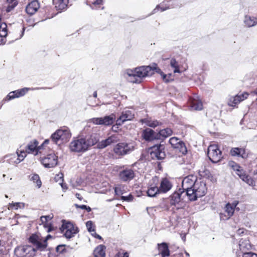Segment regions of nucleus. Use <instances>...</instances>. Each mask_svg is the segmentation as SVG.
Returning <instances> with one entry per match:
<instances>
[{"instance_id":"obj_1","label":"nucleus","mask_w":257,"mask_h":257,"mask_svg":"<svg viewBox=\"0 0 257 257\" xmlns=\"http://www.w3.org/2000/svg\"><path fill=\"white\" fill-rule=\"evenodd\" d=\"M182 184L183 189L185 191V195H187L190 201H195L204 196L207 191L205 183L193 175L185 177Z\"/></svg>"},{"instance_id":"obj_2","label":"nucleus","mask_w":257,"mask_h":257,"mask_svg":"<svg viewBox=\"0 0 257 257\" xmlns=\"http://www.w3.org/2000/svg\"><path fill=\"white\" fill-rule=\"evenodd\" d=\"M157 70V67L143 66L136 68L134 70H127L126 75L128 76L127 79L132 83H140L142 79L152 75L154 70Z\"/></svg>"},{"instance_id":"obj_3","label":"nucleus","mask_w":257,"mask_h":257,"mask_svg":"<svg viewBox=\"0 0 257 257\" xmlns=\"http://www.w3.org/2000/svg\"><path fill=\"white\" fill-rule=\"evenodd\" d=\"M37 250L31 245H20L15 249L14 253L17 257H34Z\"/></svg>"},{"instance_id":"obj_4","label":"nucleus","mask_w":257,"mask_h":257,"mask_svg":"<svg viewBox=\"0 0 257 257\" xmlns=\"http://www.w3.org/2000/svg\"><path fill=\"white\" fill-rule=\"evenodd\" d=\"M69 149L72 152H84L88 149L86 139L81 138L73 139L70 143Z\"/></svg>"},{"instance_id":"obj_5","label":"nucleus","mask_w":257,"mask_h":257,"mask_svg":"<svg viewBox=\"0 0 257 257\" xmlns=\"http://www.w3.org/2000/svg\"><path fill=\"white\" fill-rule=\"evenodd\" d=\"M185 194V191H182L180 189L178 191L174 192L168 198L169 203L171 206H173V209L176 208L178 210L182 209L184 207L182 196Z\"/></svg>"},{"instance_id":"obj_6","label":"nucleus","mask_w":257,"mask_h":257,"mask_svg":"<svg viewBox=\"0 0 257 257\" xmlns=\"http://www.w3.org/2000/svg\"><path fill=\"white\" fill-rule=\"evenodd\" d=\"M50 235H48L45 238L37 234H33L29 238L30 241L34 244L38 250L44 251L47 246V240L51 238Z\"/></svg>"},{"instance_id":"obj_7","label":"nucleus","mask_w":257,"mask_h":257,"mask_svg":"<svg viewBox=\"0 0 257 257\" xmlns=\"http://www.w3.org/2000/svg\"><path fill=\"white\" fill-rule=\"evenodd\" d=\"M208 157L214 163L218 162L222 158V153L216 144L210 145L208 148Z\"/></svg>"},{"instance_id":"obj_8","label":"nucleus","mask_w":257,"mask_h":257,"mask_svg":"<svg viewBox=\"0 0 257 257\" xmlns=\"http://www.w3.org/2000/svg\"><path fill=\"white\" fill-rule=\"evenodd\" d=\"M60 229L67 238L72 237L78 232L77 228L76 226L72 223L65 221H63L62 225Z\"/></svg>"},{"instance_id":"obj_9","label":"nucleus","mask_w":257,"mask_h":257,"mask_svg":"<svg viewBox=\"0 0 257 257\" xmlns=\"http://www.w3.org/2000/svg\"><path fill=\"white\" fill-rule=\"evenodd\" d=\"M134 149V146L131 144L120 143L115 146L113 152L117 156H123L130 153Z\"/></svg>"},{"instance_id":"obj_10","label":"nucleus","mask_w":257,"mask_h":257,"mask_svg":"<svg viewBox=\"0 0 257 257\" xmlns=\"http://www.w3.org/2000/svg\"><path fill=\"white\" fill-rule=\"evenodd\" d=\"M115 119V115L112 113L109 115H106L100 117H94L90 121L96 125H103L105 126L111 125Z\"/></svg>"},{"instance_id":"obj_11","label":"nucleus","mask_w":257,"mask_h":257,"mask_svg":"<svg viewBox=\"0 0 257 257\" xmlns=\"http://www.w3.org/2000/svg\"><path fill=\"white\" fill-rule=\"evenodd\" d=\"M41 163L45 168H53L57 165L58 157L54 153H51L42 158Z\"/></svg>"},{"instance_id":"obj_12","label":"nucleus","mask_w":257,"mask_h":257,"mask_svg":"<svg viewBox=\"0 0 257 257\" xmlns=\"http://www.w3.org/2000/svg\"><path fill=\"white\" fill-rule=\"evenodd\" d=\"M169 143L171 146L182 155H185L187 152L186 147L184 143L176 137L170 139Z\"/></svg>"},{"instance_id":"obj_13","label":"nucleus","mask_w":257,"mask_h":257,"mask_svg":"<svg viewBox=\"0 0 257 257\" xmlns=\"http://www.w3.org/2000/svg\"><path fill=\"white\" fill-rule=\"evenodd\" d=\"M135 176V171L131 168H123L119 172L118 177L122 182H127L133 180Z\"/></svg>"},{"instance_id":"obj_14","label":"nucleus","mask_w":257,"mask_h":257,"mask_svg":"<svg viewBox=\"0 0 257 257\" xmlns=\"http://www.w3.org/2000/svg\"><path fill=\"white\" fill-rule=\"evenodd\" d=\"M135 116L134 111L131 110H124L116 120L117 125H122L124 122L132 120Z\"/></svg>"},{"instance_id":"obj_15","label":"nucleus","mask_w":257,"mask_h":257,"mask_svg":"<svg viewBox=\"0 0 257 257\" xmlns=\"http://www.w3.org/2000/svg\"><path fill=\"white\" fill-rule=\"evenodd\" d=\"M164 147L163 145H156L152 147L151 155L152 158L161 160L165 157V153L163 151Z\"/></svg>"},{"instance_id":"obj_16","label":"nucleus","mask_w":257,"mask_h":257,"mask_svg":"<svg viewBox=\"0 0 257 257\" xmlns=\"http://www.w3.org/2000/svg\"><path fill=\"white\" fill-rule=\"evenodd\" d=\"M152 183L148 187L147 191L148 196L149 197H155L157 194L161 193L160 188L158 187V180L156 178H154L152 180Z\"/></svg>"},{"instance_id":"obj_17","label":"nucleus","mask_w":257,"mask_h":257,"mask_svg":"<svg viewBox=\"0 0 257 257\" xmlns=\"http://www.w3.org/2000/svg\"><path fill=\"white\" fill-rule=\"evenodd\" d=\"M120 140V136L118 134L112 135L107 139L102 140L98 144L99 148L103 149L111 144L116 143Z\"/></svg>"},{"instance_id":"obj_18","label":"nucleus","mask_w":257,"mask_h":257,"mask_svg":"<svg viewBox=\"0 0 257 257\" xmlns=\"http://www.w3.org/2000/svg\"><path fill=\"white\" fill-rule=\"evenodd\" d=\"M21 148V147H20ZM26 150H22L21 149H18L17 151V156L15 155H12L11 158H10V161L11 163H14L18 164L22 161L27 156Z\"/></svg>"},{"instance_id":"obj_19","label":"nucleus","mask_w":257,"mask_h":257,"mask_svg":"<svg viewBox=\"0 0 257 257\" xmlns=\"http://www.w3.org/2000/svg\"><path fill=\"white\" fill-rule=\"evenodd\" d=\"M29 90H30V88L25 87L21 89L12 91L10 92L7 95V98L8 100H10L16 98H19L20 97L23 96L28 92Z\"/></svg>"},{"instance_id":"obj_20","label":"nucleus","mask_w":257,"mask_h":257,"mask_svg":"<svg viewBox=\"0 0 257 257\" xmlns=\"http://www.w3.org/2000/svg\"><path fill=\"white\" fill-rule=\"evenodd\" d=\"M236 174L239 177V178L244 182L250 186L254 185V181L241 168L237 170Z\"/></svg>"},{"instance_id":"obj_21","label":"nucleus","mask_w":257,"mask_h":257,"mask_svg":"<svg viewBox=\"0 0 257 257\" xmlns=\"http://www.w3.org/2000/svg\"><path fill=\"white\" fill-rule=\"evenodd\" d=\"M38 142L36 140L31 142L27 146L26 149L28 153H32L35 155H37L41 150V147H38Z\"/></svg>"},{"instance_id":"obj_22","label":"nucleus","mask_w":257,"mask_h":257,"mask_svg":"<svg viewBox=\"0 0 257 257\" xmlns=\"http://www.w3.org/2000/svg\"><path fill=\"white\" fill-rule=\"evenodd\" d=\"M8 35L7 25L0 18V45L5 42V38Z\"/></svg>"},{"instance_id":"obj_23","label":"nucleus","mask_w":257,"mask_h":257,"mask_svg":"<svg viewBox=\"0 0 257 257\" xmlns=\"http://www.w3.org/2000/svg\"><path fill=\"white\" fill-rule=\"evenodd\" d=\"M57 131L61 140V143L67 142L71 137V134L67 128L58 130Z\"/></svg>"},{"instance_id":"obj_24","label":"nucleus","mask_w":257,"mask_h":257,"mask_svg":"<svg viewBox=\"0 0 257 257\" xmlns=\"http://www.w3.org/2000/svg\"><path fill=\"white\" fill-rule=\"evenodd\" d=\"M39 3L37 1H33L29 3L26 8V12L31 15L35 14L39 8Z\"/></svg>"},{"instance_id":"obj_25","label":"nucleus","mask_w":257,"mask_h":257,"mask_svg":"<svg viewBox=\"0 0 257 257\" xmlns=\"http://www.w3.org/2000/svg\"><path fill=\"white\" fill-rule=\"evenodd\" d=\"M230 154L233 156L240 157L242 158H246L248 154L243 148H233L230 150Z\"/></svg>"},{"instance_id":"obj_26","label":"nucleus","mask_w":257,"mask_h":257,"mask_svg":"<svg viewBox=\"0 0 257 257\" xmlns=\"http://www.w3.org/2000/svg\"><path fill=\"white\" fill-rule=\"evenodd\" d=\"M190 107L192 110H200L202 109V103L201 101L198 99L197 96L193 97L191 99Z\"/></svg>"},{"instance_id":"obj_27","label":"nucleus","mask_w":257,"mask_h":257,"mask_svg":"<svg viewBox=\"0 0 257 257\" xmlns=\"http://www.w3.org/2000/svg\"><path fill=\"white\" fill-rule=\"evenodd\" d=\"M69 0H53V3L57 10L62 11L67 7Z\"/></svg>"},{"instance_id":"obj_28","label":"nucleus","mask_w":257,"mask_h":257,"mask_svg":"<svg viewBox=\"0 0 257 257\" xmlns=\"http://www.w3.org/2000/svg\"><path fill=\"white\" fill-rule=\"evenodd\" d=\"M172 187V185L170 181L167 179H163L160 186V190L161 193H166L169 191Z\"/></svg>"},{"instance_id":"obj_29","label":"nucleus","mask_w":257,"mask_h":257,"mask_svg":"<svg viewBox=\"0 0 257 257\" xmlns=\"http://www.w3.org/2000/svg\"><path fill=\"white\" fill-rule=\"evenodd\" d=\"M158 250L162 257L168 256L170 255L168 246L166 243L158 244Z\"/></svg>"},{"instance_id":"obj_30","label":"nucleus","mask_w":257,"mask_h":257,"mask_svg":"<svg viewBox=\"0 0 257 257\" xmlns=\"http://www.w3.org/2000/svg\"><path fill=\"white\" fill-rule=\"evenodd\" d=\"M238 203L234 202L232 204L227 203L225 208V212L227 213V218H229L234 213V209Z\"/></svg>"},{"instance_id":"obj_31","label":"nucleus","mask_w":257,"mask_h":257,"mask_svg":"<svg viewBox=\"0 0 257 257\" xmlns=\"http://www.w3.org/2000/svg\"><path fill=\"white\" fill-rule=\"evenodd\" d=\"M85 139L86 144L88 145V148L89 147L96 144L99 140L98 135L95 134H93Z\"/></svg>"},{"instance_id":"obj_32","label":"nucleus","mask_w":257,"mask_h":257,"mask_svg":"<svg viewBox=\"0 0 257 257\" xmlns=\"http://www.w3.org/2000/svg\"><path fill=\"white\" fill-rule=\"evenodd\" d=\"M143 137L146 140H152L155 138V132L151 128H147L143 131Z\"/></svg>"},{"instance_id":"obj_33","label":"nucleus","mask_w":257,"mask_h":257,"mask_svg":"<svg viewBox=\"0 0 257 257\" xmlns=\"http://www.w3.org/2000/svg\"><path fill=\"white\" fill-rule=\"evenodd\" d=\"M105 247L103 245H99L94 250L93 253L95 257H105Z\"/></svg>"},{"instance_id":"obj_34","label":"nucleus","mask_w":257,"mask_h":257,"mask_svg":"<svg viewBox=\"0 0 257 257\" xmlns=\"http://www.w3.org/2000/svg\"><path fill=\"white\" fill-rule=\"evenodd\" d=\"M244 23L248 27H253L257 24V19L249 16H245L244 19Z\"/></svg>"},{"instance_id":"obj_35","label":"nucleus","mask_w":257,"mask_h":257,"mask_svg":"<svg viewBox=\"0 0 257 257\" xmlns=\"http://www.w3.org/2000/svg\"><path fill=\"white\" fill-rule=\"evenodd\" d=\"M40 221L42 224H43V227L47 229V231L48 232H50L53 229L50 224L47 222V219L45 216H42L41 217Z\"/></svg>"},{"instance_id":"obj_36","label":"nucleus","mask_w":257,"mask_h":257,"mask_svg":"<svg viewBox=\"0 0 257 257\" xmlns=\"http://www.w3.org/2000/svg\"><path fill=\"white\" fill-rule=\"evenodd\" d=\"M30 180L36 184L37 186L39 188L41 187L42 183L38 175L34 174L29 176Z\"/></svg>"},{"instance_id":"obj_37","label":"nucleus","mask_w":257,"mask_h":257,"mask_svg":"<svg viewBox=\"0 0 257 257\" xmlns=\"http://www.w3.org/2000/svg\"><path fill=\"white\" fill-rule=\"evenodd\" d=\"M143 122L150 127H155L159 125V122L157 120H152L149 118L145 119L143 120Z\"/></svg>"},{"instance_id":"obj_38","label":"nucleus","mask_w":257,"mask_h":257,"mask_svg":"<svg viewBox=\"0 0 257 257\" xmlns=\"http://www.w3.org/2000/svg\"><path fill=\"white\" fill-rule=\"evenodd\" d=\"M50 140L55 144H61V140L57 131L51 135Z\"/></svg>"},{"instance_id":"obj_39","label":"nucleus","mask_w":257,"mask_h":257,"mask_svg":"<svg viewBox=\"0 0 257 257\" xmlns=\"http://www.w3.org/2000/svg\"><path fill=\"white\" fill-rule=\"evenodd\" d=\"M172 131L169 128H166L160 131L159 134L160 136L167 138L172 134Z\"/></svg>"},{"instance_id":"obj_40","label":"nucleus","mask_w":257,"mask_h":257,"mask_svg":"<svg viewBox=\"0 0 257 257\" xmlns=\"http://www.w3.org/2000/svg\"><path fill=\"white\" fill-rule=\"evenodd\" d=\"M25 206V203L23 202H17V203H13L9 204V209H18V208H23Z\"/></svg>"},{"instance_id":"obj_41","label":"nucleus","mask_w":257,"mask_h":257,"mask_svg":"<svg viewBox=\"0 0 257 257\" xmlns=\"http://www.w3.org/2000/svg\"><path fill=\"white\" fill-rule=\"evenodd\" d=\"M170 66L174 69L173 72L175 73H180L179 65L177 62L174 59H172L170 61Z\"/></svg>"},{"instance_id":"obj_42","label":"nucleus","mask_w":257,"mask_h":257,"mask_svg":"<svg viewBox=\"0 0 257 257\" xmlns=\"http://www.w3.org/2000/svg\"><path fill=\"white\" fill-rule=\"evenodd\" d=\"M158 70V72H160L161 76H162V79L165 82H168L171 80H173V78L172 77L171 74H165L162 72L161 71L160 69H157Z\"/></svg>"},{"instance_id":"obj_43","label":"nucleus","mask_w":257,"mask_h":257,"mask_svg":"<svg viewBox=\"0 0 257 257\" xmlns=\"http://www.w3.org/2000/svg\"><path fill=\"white\" fill-rule=\"evenodd\" d=\"M238 96L236 95L235 97L230 98L228 105L231 106H234L240 102Z\"/></svg>"},{"instance_id":"obj_44","label":"nucleus","mask_w":257,"mask_h":257,"mask_svg":"<svg viewBox=\"0 0 257 257\" xmlns=\"http://www.w3.org/2000/svg\"><path fill=\"white\" fill-rule=\"evenodd\" d=\"M62 178H63L62 174L57 175V176L55 177L56 181H57V182L59 181L58 179H59L60 180L59 184L61 185V187L63 189L66 190L67 189V185L66 184H64L62 183V182H63Z\"/></svg>"},{"instance_id":"obj_45","label":"nucleus","mask_w":257,"mask_h":257,"mask_svg":"<svg viewBox=\"0 0 257 257\" xmlns=\"http://www.w3.org/2000/svg\"><path fill=\"white\" fill-rule=\"evenodd\" d=\"M87 3L89 5H92L93 6L92 8L94 9V7L101 5L102 3V0H87Z\"/></svg>"},{"instance_id":"obj_46","label":"nucleus","mask_w":257,"mask_h":257,"mask_svg":"<svg viewBox=\"0 0 257 257\" xmlns=\"http://www.w3.org/2000/svg\"><path fill=\"white\" fill-rule=\"evenodd\" d=\"M86 225L89 232H91L92 228H95L94 225L92 221H87Z\"/></svg>"},{"instance_id":"obj_47","label":"nucleus","mask_w":257,"mask_h":257,"mask_svg":"<svg viewBox=\"0 0 257 257\" xmlns=\"http://www.w3.org/2000/svg\"><path fill=\"white\" fill-rule=\"evenodd\" d=\"M248 95H249L248 93H247L246 92H244L240 95H237V96L239 97L238 98H239L240 102L241 101L244 100L245 99L247 98Z\"/></svg>"},{"instance_id":"obj_48","label":"nucleus","mask_w":257,"mask_h":257,"mask_svg":"<svg viewBox=\"0 0 257 257\" xmlns=\"http://www.w3.org/2000/svg\"><path fill=\"white\" fill-rule=\"evenodd\" d=\"M75 206L77 208H81L82 209H86L87 210L88 212H90L91 211L90 207L89 206H87L86 205H79L78 204H75Z\"/></svg>"},{"instance_id":"obj_49","label":"nucleus","mask_w":257,"mask_h":257,"mask_svg":"<svg viewBox=\"0 0 257 257\" xmlns=\"http://www.w3.org/2000/svg\"><path fill=\"white\" fill-rule=\"evenodd\" d=\"M242 257H257V254L252 252H245L243 254Z\"/></svg>"},{"instance_id":"obj_50","label":"nucleus","mask_w":257,"mask_h":257,"mask_svg":"<svg viewBox=\"0 0 257 257\" xmlns=\"http://www.w3.org/2000/svg\"><path fill=\"white\" fill-rule=\"evenodd\" d=\"M114 257H128V254L126 252L119 251Z\"/></svg>"},{"instance_id":"obj_51","label":"nucleus","mask_w":257,"mask_h":257,"mask_svg":"<svg viewBox=\"0 0 257 257\" xmlns=\"http://www.w3.org/2000/svg\"><path fill=\"white\" fill-rule=\"evenodd\" d=\"M15 3H13V4H8V5L7 6L6 11L7 12L9 13L17 5H15Z\"/></svg>"},{"instance_id":"obj_52","label":"nucleus","mask_w":257,"mask_h":257,"mask_svg":"<svg viewBox=\"0 0 257 257\" xmlns=\"http://www.w3.org/2000/svg\"><path fill=\"white\" fill-rule=\"evenodd\" d=\"M230 166L232 167V168L233 169L234 171H235L236 172L241 168V167L238 166L237 164L235 163H232L230 164Z\"/></svg>"},{"instance_id":"obj_53","label":"nucleus","mask_w":257,"mask_h":257,"mask_svg":"<svg viewBox=\"0 0 257 257\" xmlns=\"http://www.w3.org/2000/svg\"><path fill=\"white\" fill-rule=\"evenodd\" d=\"M230 166L232 167V168L233 169L234 171H235L236 172L241 168V167L238 166L237 164L235 163H232L230 164Z\"/></svg>"},{"instance_id":"obj_54","label":"nucleus","mask_w":257,"mask_h":257,"mask_svg":"<svg viewBox=\"0 0 257 257\" xmlns=\"http://www.w3.org/2000/svg\"><path fill=\"white\" fill-rule=\"evenodd\" d=\"M121 198L122 200H124V201H131L133 200V197L132 195H130L129 196H121Z\"/></svg>"},{"instance_id":"obj_55","label":"nucleus","mask_w":257,"mask_h":257,"mask_svg":"<svg viewBox=\"0 0 257 257\" xmlns=\"http://www.w3.org/2000/svg\"><path fill=\"white\" fill-rule=\"evenodd\" d=\"M91 234V235L93 236H94L95 238H98V239H101V237L97 234L96 232H95V228H92V230L91 232H90Z\"/></svg>"},{"instance_id":"obj_56","label":"nucleus","mask_w":257,"mask_h":257,"mask_svg":"<svg viewBox=\"0 0 257 257\" xmlns=\"http://www.w3.org/2000/svg\"><path fill=\"white\" fill-rule=\"evenodd\" d=\"M166 10V9L163 8V7H160V6H158L156 7V8L153 11V13H155L159 11H160L161 12H163V11H164L165 10Z\"/></svg>"},{"instance_id":"obj_57","label":"nucleus","mask_w":257,"mask_h":257,"mask_svg":"<svg viewBox=\"0 0 257 257\" xmlns=\"http://www.w3.org/2000/svg\"><path fill=\"white\" fill-rule=\"evenodd\" d=\"M114 192L116 195H119L121 194V189L118 187H115L114 188Z\"/></svg>"},{"instance_id":"obj_58","label":"nucleus","mask_w":257,"mask_h":257,"mask_svg":"<svg viewBox=\"0 0 257 257\" xmlns=\"http://www.w3.org/2000/svg\"><path fill=\"white\" fill-rule=\"evenodd\" d=\"M8 4H13V3H15V5H18V1L17 0H7Z\"/></svg>"},{"instance_id":"obj_59","label":"nucleus","mask_w":257,"mask_h":257,"mask_svg":"<svg viewBox=\"0 0 257 257\" xmlns=\"http://www.w3.org/2000/svg\"><path fill=\"white\" fill-rule=\"evenodd\" d=\"M239 248H240V250H243L244 248H245V246L243 245V242L242 241H240V243H239Z\"/></svg>"},{"instance_id":"obj_60","label":"nucleus","mask_w":257,"mask_h":257,"mask_svg":"<svg viewBox=\"0 0 257 257\" xmlns=\"http://www.w3.org/2000/svg\"><path fill=\"white\" fill-rule=\"evenodd\" d=\"M50 140H49V139L46 140H45V141L43 143V144H42L41 146H40L41 147V148L42 149V148H43V146H44V145L48 144V143L49 142Z\"/></svg>"},{"instance_id":"obj_61","label":"nucleus","mask_w":257,"mask_h":257,"mask_svg":"<svg viewBox=\"0 0 257 257\" xmlns=\"http://www.w3.org/2000/svg\"><path fill=\"white\" fill-rule=\"evenodd\" d=\"M46 218L47 219V221L48 222H49V221H50L52 218V217L50 215H47V216H45Z\"/></svg>"},{"instance_id":"obj_62","label":"nucleus","mask_w":257,"mask_h":257,"mask_svg":"<svg viewBox=\"0 0 257 257\" xmlns=\"http://www.w3.org/2000/svg\"><path fill=\"white\" fill-rule=\"evenodd\" d=\"M118 125H117L116 124L115 125H113L112 126V130L113 131H116V128H118L117 126Z\"/></svg>"},{"instance_id":"obj_63","label":"nucleus","mask_w":257,"mask_h":257,"mask_svg":"<svg viewBox=\"0 0 257 257\" xmlns=\"http://www.w3.org/2000/svg\"><path fill=\"white\" fill-rule=\"evenodd\" d=\"M76 196L79 200H82V198L81 197L80 195L79 194H78V193H76Z\"/></svg>"},{"instance_id":"obj_64","label":"nucleus","mask_w":257,"mask_h":257,"mask_svg":"<svg viewBox=\"0 0 257 257\" xmlns=\"http://www.w3.org/2000/svg\"><path fill=\"white\" fill-rule=\"evenodd\" d=\"M251 93L257 95V88L254 91H252Z\"/></svg>"}]
</instances>
